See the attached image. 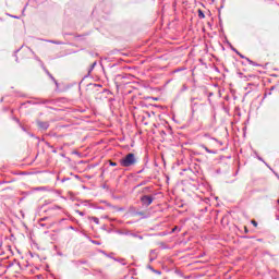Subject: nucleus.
I'll list each match as a JSON object with an SVG mask.
<instances>
[{
	"label": "nucleus",
	"instance_id": "nucleus-1",
	"mask_svg": "<svg viewBox=\"0 0 279 279\" xmlns=\"http://www.w3.org/2000/svg\"><path fill=\"white\" fill-rule=\"evenodd\" d=\"M120 162L122 167H132V165L136 163V157H134V154H129Z\"/></svg>",
	"mask_w": 279,
	"mask_h": 279
},
{
	"label": "nucleus",
	"instance_id": "nucleus-2",
	"mask_svg": "<svg viewBox=\"0 0 279 279\" xmlns=\"http://www.w3.org/2000/svg\"><path fill=\"white\" fill-rule=\"evenodd\" d=\"M142 202H143V204H146V206H149V204H151V197H149V196H144V197L142 198Z\"/></svg>",
	"mask_w": 279,
	"mask_h": 279
},
{
	"label": "nucleus",
	"instance_id": "nucleus-3",
	"mask_svg": "<svg viewBox=\"0 0 279 279\" xmlns=\"http://www.w3.org/2000/svg\"><path fill=\"white\" fill-rule=\"evenodd\" d=\"M198 16H199V19H204L205 17L204 13H202V10L198 11Z\"/></svg>",
	"mask_w": 279,
	"mask_h": 279
},
{
	"label": "nucleus",
	"instance_id": "nucleus-4",
	"mask_svg": "<svg viewBox=\"0 0 279 279\" xmlns=\"http://www.w3.org/2000/svg\"><path fill=\"white\" fill-rule=\"evenodd\" d=\"M252 223L254 225L255 228L258 227V222H256V220H252Z\"/></svg>",
	"mask_w": 279,
	"mask_h": 279
},
{
	"label": "nucleus",
	"instance_id": "nucleus-5",
	"mask_svg": "<svg viewBox=\"0 0 279 279\" xmlns=\"http://www.w3.org/2000/svg\"><path fill=\"white\" fill-rule=\"evenodd\" d=\"M111 167H117V162H110Z\"/></svg>",
	"mask_w": 279,
	"mask_h": 279
},
{
	"label": "nucleus",
	"instance_id": "nucleus-6",
	"mask_svg": "<svg viewBox=\"0 0 279 279\" xmlns=\"http://www.w3.org/2000/svg\"><path fill=\"white\" fill-rule=\"evenodd\" d=\"M205 150H206L208 154H210V150H209L208 148L205 147Z\"/></svg>",
	"mask_w": 279,
	"mask_h": 279
},
{
	"label": "nucleus",
	"instance_id": "nucleus-7",
	"mask_svg": "<svg viewBox=\"0 0 279 279\" xmlns=\"http://www.w3.org/2000/svg\"><path fill=\"white\" fill-rule=\"evenodd\" d=\"M95 222H96V223H99V220H98V219H95Z\"/></svg>",
	"mask_w": 279,
	"mask_h": 279
},
{
	"label": "nucleus",
	"instance_id": "nucleus-8",
	"mask_svg": "<svg viewBox=\"0 0 279 279\" xmlns=\"http://www.w3.org/2000/svg\"><path fill=\"white\" fill-rule=\"evenodd\" d=\"M45 130H47V124L44 125Z\"/></svg>",
	"mask_w": 279,
	"mask_h": 279
}]
</instances>
